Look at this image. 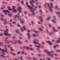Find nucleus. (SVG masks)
<instances>
[{"label":"nucleus","instance_id":"26","mask_svg":"<svg viewBox=\"0 0 60 60\" xmlns=\"http://www.w3.org/2000/svg\"><path fill=\"white\" fill-rule=\"evenodd\" d=\"M4 45L3 43L0 42V46H3Z\"/></svg>","mask_w":60,"mask_h":60},{"label":"nucleus","instance_id":"43","mask_svg":"<svg viewBox=\"0 0 60 60\" xmlns=\"http://www.w3.org/2000/svg\"><path fill=\"white\" fill-rule=\"evenodd\" d=\"M38 29H39V30H40L41 31H42V29H41V28L40 27L38 28Z\"/></svg>","mask_w":60,"mask_h":60},{"label":"nucleus","instance_id":"5","mask_svg":"<svg viewBox=\"0 0 60 60\" xmlns=\"http://www.w3.org/2000/svg\"><path fill=\"white\" fill-rule=\"evenodd\" d=\"M6 30H4V35H8V36H11V34H9L8 33V29H6Z\"/></svg>","mask_w":60,"mask_h":60},{"label":"nucleus","instance_id":"50","mask_svg":"<svg viewBox=\"0 0 60 60\" xmlns=\"http://www.w3.org/2000/svg\"><path fill=\"white\" fill-rule=\"evenodd\" d=\"M9 25L10 26H12V25L11 24V23H9Z\"/></svg>","mask_w":60,"mask_h":60},{"label":"nucleus","instance_id":"59","mask_svg":"<svg viewBox=\"0 0 60 60\" xmlns=\"http://www.w3.org/2000/svg\"><path fill=\"white\" fill-rule=\"evenodd\" d=\"M40 60H45V59H43V60H42V59L41 58L40 59Z\"/></svg>","mask_w":60,"mask_h":60},{"label":"nucleus","instance_id":"12","mask_svg":"<svg viewBox=\"0 0 60 60\" xmlns=\"http://www.w3.org/2000/svg\"><path fill=\"white\" fill-rule=\"evenodd\" d=\"M34 0H32L31 1H30V4H31L32 6L34 7V4H33L34 3Z\"/></svg>","mask_w":60,"mask_h":60},{"label":"nucleus","instance_id":"9","mask_svg":"<svg viewBox=\"0 0 60 60\" xmlns=\"http://www.w3.org/2000/svg\"><path fill=\"white\" fill-rule=\"evenodd\" d=\"M41 45V44H40L39 45H37L36 46V48L37 50H39L40 49V46Z\"/></svg>","mask_w":60,"mask_h":60},{"label":"nucleus","instance_id":"2","mask_svg":"<svg viewBox=\"0 0 60 60\" xmlns=\"http://www.w3.org/2000/svg\"><path fill=\"white\" fill-rule=\"evenodd\" d=\"M26 5H27V6H28V8H29L30 9L31 12H33V11H35V10H36V9L37 8V7H35V9L33 8V7H31L30 6V5H28V2H26Z\"/></svg>","mask_w":60,"mask_h":60},{"label":"nucleus","instance_id":"38","mask_svg":"<svg viewBox=\"0 0 60 60\" xmlns=\"http://www.w3.org/2000/svg\"><path fill=\"white\" fill-rule=\"evenodd\" d=\"M47 60H51V58L48 57V58H47Z\"/></svg>","mask_w":60,"mask_h":60},{"label":"nucleus","instance_id":"15","mask_svg":"<svg viewBox=\"0 0 60 60\" xmlns=\"http://www.w3.org/2000/svg\"><path fill=\"white\" fill-rule=\"evenodd\" d=\"M49 5H50V3H49L48 4V3H46L45 4L44 6L45 8H46V7L47 6H49Z\"/></svg>","mask_w":60,"mask_h":60},{"label":"nucleus","instance_id":"41","mask_svg":"<svg viewBox=\"0 0 60 60\" xmlns=\"http://www.w3.org/2000/svg\"><path fill=\"white\" fill-rule=\"evenodd\" d=\"M16 33H19V30L17 29L16 30Z\"/></svg>","mask_w":60,"mask_h":60},{"label":"nucleus","instance_id":"4","mask_svg":"<svg viewBox=\"0 0 60 60\" xmlns=\"http://www.w3.org/2000/svg\"><path fill=\"white\" fill-rule=\"evenodd\" d=\"M2 51L3 52L1 54V56L3 58H4L5 57V56H4V52H7V50L6 49V50L4 49H2V48H0V51Z\"/></svg>","mask_w":60,"mask_h":60},{"label":"nucleus","instance_id":"30","mask_svg":"<svg viewBox=\"0 0 60 60\" xmlns=\"http://www.w3.org/2000/svg\"><path fill=\"white\" fill-rule=\"evenodd\" d=\"M8 8L9 10H10V11L11 10V7L8 6Z\"/></svg>","mask_w":60,"mask_h":60},{"label":"nucleus","instance_id":"10","mask_svg":"<svg viewBox=\"0 0 60 60\" xmlns=\"http://www.w3.org/2000/svg\"><path fill=\"white\" fill-rule=\"evenodd\" d=\"M3 12L4 13L5 15H7V14L6 13L7 12H8V13H10V12H9V11L8 10H4L3 11Z\"/></svg>","mask_w":60,"mask_h":60},{"label":"nucleus","instance_id":"3","mask_svg":"<svg viewBox=\"0 0 60 60\" xmlns=\"http://www.w3.org/2000/svg\"><path fill=\"white\" fill-rule=\"evenodd\" d=\"M32 46V45H29L27 47L24 46L23 47V49H28V50L30 49L31 50H34V49L32 47H31Z\"/></svg>","mask_w":60,"mask_h":60},{"label":"nucleus","instance_id":"18","mask_svg":"<svg viewBox=\"0 0 60 60\" xmlns=\"http://www.w3.org/2000/svg\"><path fill=\"white\" fill-rule=\"evenodd\" d=\"M40 19H41V22H38V24H41V22H42V21H43V20H42V17H41V16L40 17Z\"/></svg>","mask_w":60,"mask_h":60},{"label":"nucleus","instance_id":"54","mask_svg":"<svg viewBox=\"0 0 60 60\" xmlns=\"http://www.w3.org/2000/svg\"><path fill=\"white\" fill-rule=\"evenodd\" d=\"M51 24H49V27H51Z\"/></svg>","mask_w":60,"mask_h":60},{"label":"nucleus","instance_id":"32","mask_svg":"<svg viewBox=\"0 0 60 60\" xmlns=\"http://www.w3.org/2000/svg\"><path fill=\"white\" fill-rule=\"evenodd\" d=\"M58 46V45H57L53 46V47L55 48V49H56V46Z\"/></svg>","mask_w":60,"mask_h":60},{"label":"nucleus","instance_id":"31","mask_svg":"<svg viewBox=\"0 0 60 60\" xmlns=\"http://www.w3.org/2000/svg\"><path fill=\"white\" fill-rule=\"evenodd\" d=\"M32 35L33 36H34V37H35L37 36V35H36V34H33Z\"/></svg>","mask_w":60,"mask_h":60},{"label":"nucleus","instance_id":"17","mask_svg":"<svg viewBox=\"0 0 60 60\" xmlns=\"http://www.w3.org/2000/svg\"><path fill=\"white\" fill-rule=\"evenodd\" d=\"M18 42V40H15V41H13L12 43L13 44H17V43Z\"/></svg>","mask_w":60,"mask_h":60},{"label":"nucleus","instance_id":"6","mask_svg":"<svg viewBox=\"0 0 60 60\" xmlns=\"http://www.w3.org/2000/svg\"><path fill=\"white\" fill-rule=\"evenodd\" d=\"M46 32L47 33H48V34L50 35L51 36H52L54 34V33H53L52 32H49V30L48 29H46Z\"/></svg>","mask_w":60,"mask_h":60},{"label":"nucleus","instance_id":"37","mask_svg":"<svg viewBox=\"0 0 60 60\" xmlns=\"http://www.w3.org/2000/svg\"><path fill=\"white\" fill-rule=\"evenodd\" d=\"M20 21L22 23H24V21L22 20H21Z\"/></svg>","mask_w":60,"mask_h":60},{"label":"nucleus","instance_id":"13","mask_svg":"<svg viewBox=\"0 0 60 60\" xmlns=\"http://www.w3.org/2000/svg\"><path fill=\"white\" fill-rule=\"evenodd\" d=\"M22 8L20 7H19L17 9V10L18 11H19L20 12H22V11L21 10V9H22Z\"/></svg>","mask_w":60,"mask_h":60},{"label":"nucleus","instance_id":"39","mask_svg":"<svg viewBox=\"0 0 60 60\" xmlns=\"http://www.w3.org/2000/svg\"><path fill=\"white\" fill-rule=\"evenodd\" d=\"M53 18H54V19H56V16H54Z\"/></svg>","mask_w":60,"mask_h":60},{"label":"nucleus","instance_id":"55","mask_svg":"<svg viewBox=\"0 0 60 60\" xmlns=\"http://www.w3.org/2000/svg\"><path fill=\"white\" fill-rule=\"evenodd\" d=\"M17 26H18V27H19V26H20V25L19 24H18L17 25Z\"/></svg>","mask_w":60,"mask_h":60},{"label":"nucleus","instance_id":"51","mask_svg":"<svg viewBox=\"0 0 60 60\" xmlns=\"http://www.w3.org/2000/svg\"><path fill=\"white\" fill-rule=\"evenodd\" d=\"M1 16V17H4V15L3 14H0Z\"/></svg>","mask_w":60,"mask_h":60},{"label":"nucleus","instance_id":"58","mask_svg":"<svg viewBox=\"0 0 60 60\" xmlns=\"http://www.w3.org/2000/svg\"><path fill=\"white\" fill-rule=\"evenodd\" d=\"M28 32H31V31L30 30H28Z\"/></svg>","mask_w":60,"mask_h":60},{"label":"nucleus","instance_id":"7","mask_svg":"<svg viewBox=\"0 0 60 60\" xmlns=\"http://www.w3.org/2000/svg\"><path fill=\"white\" fill-rule=\"evenodd\" d=\"M50 12H53V9L52 8H53V4H51V6H50Z\"/></svg>","mask_w":60,"mask_h":60},{"label":"nucleus","instance_id":"64","mask_svg":"<svg viewBox=\"0 0 60 60\" xmlns=\"http://www.w3.org/2000/svg\"><path fill=\"white\" fill-rule=\"evenodd\" d=\"M8 48H9V47H10V45H8Z\"/></svg>","mask_w":60,"mask_h":60},{"label":"nucleus","instance_id":"28","mask_svg":"<svg viewBox=\"0 0 60 60\" xmlns=\"http://www.w3.org/2000/svg\"><path fill=\"white\" fill-rule=\"evenodd\" d=\"M19 59L21 60H23V57L22 56H20L19 58Z\"/></svg>","mask_w":60,"mask_h":60},{"label":"nucleus","instance_id":"16","mask_svg":"<svg viewBox=\"0 0 60 60\" xmlns=\"http://www.w3.org/2000/svg\"><path fill=\"white\" fill-rule=\"evenodd\" d=\"M7 21V20L6 19H5L4 21V24H7L8 23H9V21H8L7 22H6V21Z\"/></svg>","mask_w":60,"mask_h":60},{"label":"nucleus","instance_id":"61","mask_svg":"<svg viewBox=\"0 0 60 60\" xmlns=\"http://www.w3.org/2000/svg\"><path fill=\"white\" fill-rule=\"evenodd\" d=\"M33 15H35V13L34 12H33Z\"/></svg>","mask_w":60,"mask_h":60},{"label":"nucleus","instance_id":"36","mask_svg":"<svg viewBox=\"0 0 60 60\" xmlns=\"http://www.w3.org/2000/svg\"><path fill=\"white\" fill-rule=\"evenodd\" d=\"M58 6H56L55 7V9H58Z\"/></svg>","mask_w":60,"mask_h":60},{"label":"nucleus","instance_id":"45","mask_svg":"<svg viewBox=\"0 0 60 60\" xmlns=\"http://www.w3.org/2000/svg\"><path fill=\"white\" fill-rule=\"evenodd\" d=\"M13 60H19L18 59H17L16 58H15L14 59H13Z\"/></svg>","mask_w":60,"mask_h":60},{"label":"nucleus","instance_id":"48","mask_svg":"<svg viewBox=\"0 0 60 60\" xmlns=\"http://www.w3.org/2000/svg\"><path fill=\"white\" fill-rule=\"evenodd\" d=\"M57 28L58 29H60V27L59 26H58Z\"/></svg>","mask_w":60,"mask_h":60},{"label":"nucleus","instance_id":"22","mask_svg":"<svg viewBox=\"0 0 60 60\" xmlns=\"http://www.w3.org/2000/svg\"><path fill=\"white\" fill-rule=\"evenodd\" d=\"M47 42L49 43L50 45H52L53 44V43H51V41H47Z\"/></svg>","mask_w":60,"mask_h":60},{"label":"nucleus","instance_id":"14","mask_svg":"<svg viewBox=\"0 0 60 60\" xmlns=\"http://www.w3.org/2000/svg\"><path fill=\"white\" fill-rule=\"evenodd\" d=\"M23 28H21V30L22 31H23L24 30H26V27L24 26H23Z\"/></svg>","mask_w":60,"mask_h":60},{"label":"nucleus","instance_id":"52","mask_svg":"<svg viewBox=\"0 0 60 60\" xmlns=\"http://www.w3.org/2000/svg\"><path fill=\"white\" fill-rule=\"evenodd\" d=\"M13 50H14V49H11V51L12 52V51H13Z\"/></svg>","mask_w":60,"mask_h":60},{"label":"nucleus","instance_id":"19","mask_svg":"<svg viewBox=\"0 0 60 60\" xmlns=\"http://www.w3.org/2000/svg\"><path fill=\"white\" fill-rule=\"evenodd\" d=\"M27 34V35L28 36V38L29 39H30V38L31 36H32L30 35V34L29 33H28Z\"/></svg>","mask_w":60,"mask_h":60},{"label":"nucleus","instance_id":"53","mask_svg":"<svg viewBox=\"0 0 60 60\" xmlns=\"http://www.w3.org/2000/svg\"><path fill=\"white\" fill-rule=\"evenodd\" d=\"M1 20L2 21H3L4 20V18H1Z\"/></svg>","mask_w":60,"mask_h":60},{"label":"nucleus","instance_id":"63","mask_svg":"<svg viewBox=\"0 0 60 60\" xmlns=\"http://www.w3.org/2000/svg\"><path fill=\"white\" fill-rule=\"evenodd\" d=\"M39 8H41V5H40L39 6Z\"/></svg>","mask_w":60,"mask_h":60},{"label":"nucleus","instance_id":"25","mask_svg":"<svg viewBox=\"0 0 60 60\" xmlns=\"http://www.w3.org/2000/svg\"><path fill=\"white\" fill-rule=\"evenodd\" d=\"M18 43L19 44H21V43H22V42H21V41H20V40H18Z\"/></svg>","mask_w":60,"mask_h":60},{"label":"nucleus","instance_id":"62","mask_svg":"<svg viewBox=\"0 0 60 60\" xmlns=\"http://www.w3.org/2000/svg\"><path fill=\"white\" fill-rule=\"evenodd\" d=\"M38 56H41V54H39L38 55Z\"/></svg>","mask_w":60,"mask_h":60},{"label":"nucleus","instance_id":"56","mask_svg":"<svg viewBox=\"0 0 60 60\" xmlns=\"http://www.w3.org/2000/svg\"><path fill=\"white\" fill-rule=\"evenodd\" d=\"M12 55H13L14 56L15 55H16V53H12Z\"/></svg>","mask_w":60,"mask_h":60},{"label":"nucleus","instance_id":"44","mask_svg":"<svg viewBox=\"0 0 60 60\" xmlns=\"http://www.w3.org/2000/svg\"><path fill=\"white\" fill-rule=\"evenodd\" d=\"M21 53V52H17V54H20Z\"/></svg>","mask_w":60,"mask_h":60},{"label":"nucleus","instance_id":"47","mask_svg":"<svg viewBox=\"0 0 60 60\" xmlns=\"http://www.w3.org/2000/svg\"><path fill=\"white\" fill-rule=\"evenodd\" d=\"M34 32H35L36 33H37L38 32L37 31H36V30L35 29L34 30Z\"/></svg>","mask_w":60,"mask_h":60},{"label":"nucleus","instance_id":"34","mask_svg":"<svg viewBox=\"0 0 60 60\" xmlns=\"http://www.w3.org/2000/svg\"><path fill=\"white\" fill-rule=\"evenodd\" d=\"M57 42H59L60 43V38H59V40L57 41Z\"/></svg>","mask_w":60,"mask_h":60},{"label":"nucleus","instance_id":"23","mask_svg":"<svg viewBox=\"0 0 60 60\" xmlns=\"http://www.w3.org/2000/svg\"><path fill=\"white\" fill-rule=\"evenodd\" d=\"M4 47L5 49V50H7V49L6 48H7V46L6 45H4Z\"/></svg>","mask_w":60,"mask_h":60},{"label":"nucleus","instance_id":"35","mask_svg":"<svg viewBox=\"0 0 60 60\" xmlns=\"http://www.w3.org/2000/svg\"><path fill=\"white\" fill-rule=\"evenodd\" d=\"M52 22L53 23H56V22L55 20H53L52 21Z\"/></svg>","mask_w":60,"mask_h":60},{"label":"nucleus","instance_id":"24","mask_svg":"<svg viewBox=\"0 0 60 60\" xmlns=\"http://www.w3.org/2000/svg\"><path fill=\"white\" fill-rule=\"evenodd\" d=\"M56 13L57 14V15H59V18H60V12H58Z\"/></svg>","mask_w":60,"mask_h":60},{"label":"nucleus","instance_id":"11","mask_svg":"<svg viewBox=\"0 0 60 60\" xmlns=\"http://www.w3.org/2000/svg\"><path fill=\"white\" fill-rule=\"evenodd\" d=\"M21 17L19 15H17L15 16L14 17L15 19H16V18H18L19 19H20V17Z\"/></svg>","mask_w":60,"mask_h":60},{"label":"nucleus","instance_id":"8","mask_svg":"<svg viewBox=\"0 0 60 60\" xmlns=\"http://www.w3.org/2000/svg\"><path fill=\"white\" fill-rule=\"evenodd\" d=\"M16 8V6H12V10H13L12 11L13 12H17V10L16 9H15V8Z\"/></svg>","mask_w":60,"mask_h":60},{"label":"nucleus","instance_id":"27","mask_svg":"<svg viewBox=\"0 0 60 60\" xmlns=\"http://www.w3.org/2000/svg\"><path fill=\"white\" fill-rule=\"evenodd\" d=\"M5 8V7L4 6V5L2 6V7L1 8V9H3L4 8Z\"/></svg>","mask_w":60,"mask_h":60},{"label":"nucleus","instance_id":"60","mask_svg":"<svg viewBox=\"0 0 60 60\" xmlns=\"http://www.w3.org/2000/svg\"><path fill=\"white\" fill-rule=\"evenodd\" d=\"M45 11L46 13H47V12H48V10L47 9H46V10Z\"/></svg>","mask_w":60,"mask_h":60},{"label":"nucleus","instance_id":"57","mask_svg":"<svg viewBox=\"0 0 60 60\" xmlns=\"http://www.w3.org/2000/svg\"><path fill=\"white\" fill-rule=\"evenodd\" d=\"M42 44H45V42H42Z\"/></svg>","mask_w":60,"mask_h":60},{"label":"nucleus","instance_id":"40","mask_svg":"<svg viewBox=\"0 0 60 60\" xmlns=\"http://www.w3.org/2000/svg\"><path fill=\"white\" fill-rule=\"evenodd\" d=\"M21 3L22 4H24V2L23 1H22Z\"/></svg>","mask_w":60,"mask_h":60},{"label":"nucleus","instance_id":"29","mask_svg":"<svg viewBox=\"0 0 60 60\" xmlns=\"http://www.w3.org/2000/svg\"><path fill=\"white\" fill-rule=\"evenodd\" d=\"M5 41L6 43H9V41L7 40H6Z\"/></svg>","mask_w":60,"mask_h":60},{"label":"nucleus","instance_id":"49","mask_svg":"<svg viewBox=\"0 0 60 60\" xmlns=\"http://www.w3.org/2000/svg\"><path fill=\"white\" fill-rule=\"evenodd\" d=\"M12 39H16V37H12Z\"/></svg>","mask_w":60,"mask_h":60},{"label":"nucleus","instance_id":"20","mask_svg":"<svg viewBox=\"0 0 60 60\" xmlns=\"http://www.w3.org/2000/svg\"><path fill=\"white\" fill-rule=\"evenodd\" d=\"M34 44H38V43L37 42V40L36 39H35L34 41Z\"/></svg>","mask_w":60,"mask_h":60},{"label":"nucleus","instance_id":"21","mask_svg":"<svg viewBox=\"0 0 60 60\" xmlns=\"http://www.w3.org/2000/svg\"><path fill=\"white\" fill-rule=\"evenodd\" d=\"M53 30L55 32H58V30H56V28L55 27H53L52 28Z\"/></svg>","mask_w":60,"mask_h":60},{"label":"nucleus","instance_id":"33","mask_svg":"<svg viewBox=\"0 0 60 60\" xmlns=\"http://www.w3.org/2000/svg\"><path fill=\"white\" fill-rule=\"evenodd\" d=\"M51 18V17H50L49 18H47L46 19V20H49V19H50V18Z\"/></svg>","mask_w":60,"mask_h":60},{"label":"nucleus","instance_id":"46","mask_svg":"<svg viewBox=\"0 0 60 60\" xmlns=\"http://www.w3.org/2000/svg\"><path fill=\"white\" fill-rule=\"evenodd\" d=\"M24 14L25 15H26L27 14V12H26V11L24 12Z\"/></svg>","mask_w":60,"mask_h":60},{"label":"nucleus","instance_id":"42","mask_svg":"<svg viewBox=\"0 0 60 60\" xmlns=\"http://www.w3.org/2000/svg\"><path fill=\"white\" fill-rule=\"evenodd\" d=\"M9 17H12V15L11 14H9Z\"/></svg>","mask_w":60,"mask_h":60},{"label":"nucleus","instance_id":"1","mask_svg":"<svg viewBox=\"0 0 60 60\" xmlns=\"http://www.w3.org/2000/svg\"><path fill=\"white\" fill-rule=\"evenodd\" d=\"M45 51L47 53L48 55L52 57H54V56H57V55L56 54H54V53H52V52H54L53 51H52L51 52H48V50H45Z\"/></svg>","mask_w":60,"mask_h":60}]
</instances>
